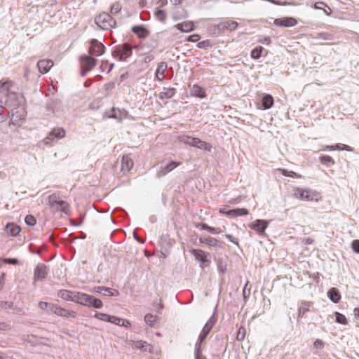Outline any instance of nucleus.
I'll return each mask as SVG.
<instances>
[{
    "instance_id": "1",
    "label": "nucleus",
    "mask_w": 359,
    "mask_h": 359,
    "mask_svg": "<svg viewBox=\"0 0 359 359\" xmlns=\"http://www.w3.org/2000/svg\"><path fill=\"white\" fill-rule=\"evenodd\" d=\"M13 85V82L11 80L0 81V93L2 95L0 102L12 108L21 105L23 98L22 95L11 90Z\"/></svg>"
},
{
    "instance_id": "2",
    "label": "nucleus",
    "mask_w": 359,
    "mask_h": 359,
    "mask_svg": "<svg viewBox=\"0 0 359 359\" xmlns=\"http://www.w3.org/2000/svg\"><path fill=\"white\" fill-rule=\"evenodd\" d=\"M177 140L180 143L194 147L208 152L212 151V147L210 144L202 141L198 137H194L187 135L177 136Z\"/></svg>"
},
{
    "instance_id": "3",
    "label": "nucleus",
    "mask_w": 359,
    "mask_h": 359,
    "mask_svg": "<svg viewBox=\"0 0 359 359\" xmlns=\"http://www.w3.org/2000/svg\"><path fill=\"white\" fill-rule=\"evenodd\" d=\"M95 24L102 30H110L114 28L116 25V20L111 14L103 12L95 18Z\"/></svg>"
},
{
    "instance_id": "4",
    "label": "nucleus",
    "mask_w": 359,
    "mask_h": 359,
    "mask_svg": "<svg viewBox=\"0 0 359 359\" xmlns=\"http://www.w3.org/2000/svg\"><path fill=\"white\" fill-rule=\"evenodd\" d=\"M77 304L97 309L103 306V303L100 299L83 292L81 293Z\"/></svg>"
},
{
    "instance_id": "5",
    "label": "nucleus",
    "mask_w": 359,
    "mask_h": 359,
    "mask_svg": "<svg viewBox=\"0 0 359 359\" xmlns=\"http://www.w3.org/2000/svg\"><path fill=\"white\" fill-rule=\"evenodd\" d=\"M27 111L23 105H19L15 107L11 108L10 111L11 123L16 126L22 125Z\"/></svg>"
},
{
    "instance_id": "6",
    "label": "nucleus",
    "mask_w": 359,
    "mask_h": 359,
    "mask_svg": "<svg viewBox=\"0 0 359 359\" xmlns=\"http://www.w3.org/2000/svg\"><path fill=\"white\" fill-rule=\"evenodd\" d=\"M133 53L132 47L127 43L118 45L114 47L111 55L113 57L117 58L121 61L126 60L130 57Z\"/></svg>"
},
{
    "instance_id": "7",
    "label": "nucleus",
    "mask_w": 359,
    "mask_h": 359,
    "mask_svg": "<svg viewBox=\"0 0 359 359\" xmlns=\"http://www.w3.org/2000/svg\"><path fill=\"white\" fill-rule=\"evenodd\" d=\"M48 204L50 207L55 211H61L67 214L69 212V205L62 200H58L56 194H53L48 197Z\"/></svg>"
},
{
    "instance_id": "8",
    "label": "nucleus",
    "mask_w": 359,
    "mask_h": 359,
    "mask_svg": "<svg viewBox=\"0 0 359 359\" xmlns=\"http://www.w3.org/2000/svg\"><path fill=\"white\" fill-rule=\"evenodd\" d=\"M238 27V23L233 20H224L216 25V30L219 35H228L235 31Z\"/></svg>"
},
{
    "instance_id": "9",
    "label": "nucleus",
    "mask_w": 359,
    "mask_h": 359,
    "mask_svg": "<svg viewBox=\"0 0 359 359\" xmlns=\"http://www.w3.org/2000/svg\"><path fill=\"white\" fill-rule=\"evenodd\" d=\"M65 130L63 128H54L43 139L44 144L52 145L55 142V140H60L65 136Z\"/></svg>"
},
{
    "instance_id": "10",
    "label": "nucleus",
    "mask_w": 359,
    "mask_h": 359,
    "mask_svg": "<svg viewBox=\"0 0 359 359\" xmlns=\"http://www.w3.org/2000/svg\"><path fill=\"white\" fill-rule=\"evenodd\" d=\"M217 321V315L216 314L215 311L212 314L211 317L209 318V320L207 321V323L203 326L201 333L199 334L198 339H201L205 341V339L210 332L211 330L214 327V325L216 324Z\"/></svg>"
},
{
    "instance_id": "11",
    "label": "nucleus",
    "mask_w": 359,
    "mask_h": 359,
    "mask_svg": "<svg viewBox=\"0 0 359 359\" xmlns=\"http://www.w3.org/2000/svg\"><path fill=\"white\" fill-rule=\"evenodd\" d=\"M104 45L97 39H93L90 41L89 54L93 56H100L105 52Z\"/></svg>"
},
{
    "instance_id": "12",
    "label": "nucleus",
    "mask_w": 359,
    "mask_h": 359,
    "mask_svg": "<svg viewBox=\"0 0 359 359\" xmlns=\"http://www.w3.org/2000/svg\"><path fill=\"white\" fill-rule=\"evenodd\" d=\"M191 253L201 263L200 266L202 269L210 265V260L208 258V255L202 250L192 249Z\"/></svg>"
},
{
    "instance_id": "13",
    "label": "nucleus",
    "mask_w": 359,
    "mask_h": 359,
    "mask_svg": "<svg viewBox=\"0 0 359 359\" xmlns=\"http://www.w3.org/2000/svg\"><path fill=\"white\" fill-rule=\"evenodd\" d=\"M81 293V292L78 291L60 290L57 292V296L65 301H71L77 304Z\"/></svg>"
},
{
    "instance_id": "14",
    "label": "nucleus",
    "mask_w": 359,
    "mask_h": 359,
    "mask_svg": "<svg viewBox=\"0 0 359 359\" xmlns=\"http://www.w3.org/2000/svg\"><path fill=\"white\" fill-rule=\"evenodd\" d=\"M181 164L182 162H177L174 161H170L169 163L165 165L162 164L156 172V177L161 178L164 177Z\"/></svg>"
},
{
    "instance_id": "15",
    "label": "nucleus",
    "mask_w": 359,
    "mask_h": 359,
    "mask_svg": "<svg viewBox=\"0 0 359 359\" xmlns=\"http://www.w3.org/2000/svg\"><path fill=\"white\" fill-rule=\"evenodd\" d=\"M79 61L81 67L89 68L90 71L96 66L97 62V59L88 55H83L80 56Z\"/></svg>"
},
{
    "instance_id": "16",
    "label": "nucleus",
    "mask_w": 359,
    "mask_h": 359,
    "mask_svg": "<svg viewBox=\"0 0 359 359\" xmlns=\"http://www.w3.org/2000/svg\"><path fill=\"white\" fill-rule=\"evenodd\" d=\"M49 271L48 267L43 264H39L34 269V278L35 280H44Z\"/></svg>"
},
{
    "instance_id": "17",
    "label": "nucleus",
    "mask_w": 359,
    "mask_h": 359,
    "mask_svg": "<svg viewBox=\"0 0 359 359\" xmlns=\"http://www.w3.org/2000/svg\"><path fill=\"white\" fill-rule=\"evenodd\" d=\"M54 314H55L57 316H60L62 318H76L78 316L77 313L74 311H69L65 308H62L59 305H56L54 312Z\"/></svg>"
},
{
    "instance_id": "18",
    "label": "nucleus",
    "mask_w": 359,
    "mask_h": 359,
    "mask_svg": "<svg viewBox=\"0 0 359 359\" xmlns=\"http://www.w3.org/2000/svg\"><path fill=\"white\" fill-rule=\"evenodd\" d=\"M273 23L278 27H291L296 25L297 21L292 17H285L275 19Z\"/></svg>"
},
{
    "instance_id": "19",
    "label": "nucleus",
    "mask_w": 359,
    "mask_h": 359,
    "mask_svg": "<svg viewBox=\"0 0 359 359\" xmlns=\"http://www.w3.org/2000/svg\"><path fill=\"white\" fill-rule=\"evenodd\" d=\"M269 224V222L264 219H256L253 222L250 227L256 231L259 234H263L264 233L265 229L267 228Z\"/></svg>"
},
{
    "instance_id": "20",
    "label": "nucleus",
    "mask_w": 359,
    "mask_h": 359,
    "mask_svg": "<svg viewBox=\"0 0 359 359\" xmlns=\"http://www.w3.org/2000/svg\"><path fill=\"white\" fill-rule=\"evenodd\" d=\"M131 31L140 39H145L149 34V31L143 25L132 27Z\"/></svg>"
},
{
    "instance_id": "21",
    "label": "nucleus",
    "mask_w": 359,
    "mask_h": 359,
    "mask_svg": "<svg viewBox=\"0 0 359 359\" xmlns=\"http://www.w3.org/2000/svg\"><path fill=\"white\" fill-rule=\"evenodd\" d=\"M190 95L198 98H205L207 97L205 89L196 84L190 88Z\"/></svg>"
},
{
    "instance_id": "22",
    "label": "nucleus",
    "mask_w": 359,
    "mask_h": 359,
    "mask_svg": "<svg viewBox=\"0 0 359 359\" xmlns=\"http://www.w3.org/2000/svg\"><path fill=\"white\" fill-rule=\"evenodd\" d=\"M168 65L165 62H161L158 64L156 72L155 77L156 80L158 81H163L165 78V72L167 69Z\"/></svg>"
},
{
    "instance_id": "23",
    "label": "nucleus",
    "mask_w": 359,
    "mask_h": 359,
    "mask_svg": "<svg viewBox=\"0 0 359 359\" xmlns=\"http://www.w3.org/2000/svg\"><path fill=\"white\" fill-rule=\"evenodd\" d=\"M53 65V62L50 60H41L37 62L38 69L41 74L47 73Z\"/></svg>"
},
{
    "instance_id": "24",
    "label": "nucleus",
    "mask_w": 359,
    "mask_h": 359,
    "mask_svg": "<svg viewBox=\"0 0 359 359\" xmlns=\"http://www.w3.org/2000/svg\"><path fill=\"white\" fill-rule=\"evenodd\" d=\"M20 231V227L14 223H8L4 227V231L11 236H18Z\"/></svg>"
},
{
    "instance_id": "25",
    "label": "nucleus",
    "mask_w": 359,
    "mask_h": 359,
    "mask_svg": "<svg viewBox=\"0 0 359 359\" xmlns=\"http://www.w3.org/2000/svg\"><path fill=\"white\" fill-rule=\"evenodd\" d=\"M177 30H180L182 32H189L194 29L195 26L194 23L191 21L183 22L181 23H178L174 26Z\"/></svg>"
},
{
    "instance_id": "26",
    "label": "nucleus",
    "mask_w": 359,
    "mask_h": 359,
    "mask_svg": "<svg viewBox=\"0 0 359 359\" xmlns=\"http://www.w3.org/2000/svg\"><path fill=\"white\" fill-rule=\"evenodd\" d=\"M205 341L198 339L196 341V343L195 344V348H194V358L195 359H206V357L203 355L202 351H203V344Z\"/></svg>"
},
{
    "instance_id": "27",
    "label": "nucleus",
    "mask_w": 359,
    "mask_h": 359,
    "mask_svg": "<svg viewBox=\"0 0 359 359\" xmlns=\"http://www.w3.org/2000/svg\"><path fill=\"white\" fill-rule=\"evenodd\" d=\"M133 167V161L128 155H123L121 160V170L129 172Z\"/></svg>"
},
{
    "instance_id": "28",
    "label": "nucleus",
    "mask_w": 359,
    "mask_h": 359,
    "mask_svg": "<svg viewBox=\"0 0 359 359\" xmlns=\"http://www.w3.org/2000/svg\"><path fill=\"white\" fill-rule=\"evenodd\" d=\"M312 304L311 302L302 301L298 308L297 318L305 317V313L310 311L309 306Z\"/></svg>"
},
{
    "instance_id": "29",
    "label": "nucleus",
    "mask_w": 359,
    "mask_h": 359,
    "mask_svg": "<svg viewBox=\"0 0 359 359\" xmlns=\"http://www.w3.org/2000/svg\"><path fill=\"white\" fill-rule=\"evenodd\" d=\"M197 228H201L202 230H206L208 232L213 234H219L222 232V230L218 227H212L208 225L206 223H198L196 224Z\"/></svg>"
},
{
    "instance_id": "30",
    "label": "nucleus",
    "mask_w": 359,
    "mask_h": 359,
    "mask_svg": "<svg viewBox=\"0 0 359 359\" xmlns=\"http://www.w3.org/2000/svg\"><path fill=\"white\" fill-rule=\"evenodd\" d=\"M327 296L334 303H338L341 299L340 292L336 287L330 288L327 292Z\"/></svg>"
},
{
    "instance_id": "31",
    "label": "nucleus",
    "mask_w": 359,
    "mask_h": 359,
    "mask_svg": "<svg viewBox=\"0 0 359 359\" xmlns=\"http://www.w3.org/2000/svg\"><path fill=\"white\" fill-rule=\"evenodd\" d=\"M176 93V89L175 88H163V90L159 94V98L170 99Z\"/></svg>"
},
{
    "instance_id": "32",
    "label": "nucleus",
    "mask_w": 359,
    "mask_h": 359,
    "mask_svg": "<svg viewBox=\"0 0 359 359\" xmlns=\"http://www.w3.org/2000/svg\"><path fill=\"white\" fill-rule=\"evenodd\" d=\"M274 101L272 95L266 94L262 99V106L264 109H269L273 105Z\"/></svg>"
},
{
    "instance_id": "33",
    "label": "nucleus",
    "mask_w": 359,
    "mask_h": 359,
    "mask_svg": "<svg viewBox=\"0 0 359 359\" xmlns=\"http://www.w3.org/2000/svg\"><path fill=\"white\" fill-rule=\"evenodd\" d=\"M199 241L201 243H205L210 247H215L219 243V241L217 238H212L211 236L201 237L199 238Z\"/></svg>"
},
{
    "instance_id": "34",
    "label": "nucleus",
    "mask_w": 359,
    "mask_h": 359,
    "mask_svg": "<svg viewBox=\"0 0 359 359\" xmlns=\"http://www.w3.org/2000/svg\"><path fill=\"white\" fill-rule=\"evenodd\" d=\"M57 107V102L54 100H49L46 104V109L48 115H55Z\"/></svg>"
},
{
    "instance_id": "35",
    "label": "nucleus",
    "mask_w": 359,
    "mask_h": 359,
    "mask_svg": "<svg viewBox=\"0 0 359 359\" xmlns=\"http://www.w3.org/2000/svg\"><path fill=\"white\" fill-rule=\"evenodd\" d=\"M325 342L319 339L314 341L313 344V353L314 355H318V351L323 350L325 347Z\"/></svg>"
},
{
    "instance_id": "36",
    "label": "nucleus",
    "mask_w": 359,
    "mask_h": 359,
    "mask_svg": "<svg viewBox=\"0 0 359 359\" xmlns=\"http://www.w3.org/2000/svg\"><path fill=\"white\" fill-rule=\"evenodd\" d=\"M57 304L50 303V302H40L39 303V308L42 310H46L48 311H50L53 313L55 308Z\"/></svg>"
},
{
    "instance_id": "37",
    "label": "nucleus",
    "mask_w": 359,
    "mask_h": 359,
    "mask_svg": "<svg viewBox=\"0 0 359 359\" xmlns=\"http://www.w3.org/2000/svg\"><path fill=\"white\" fill-rule=\"evenodd\" d=\"M264 50V48L261 46H256L253 48L250 52V56L252 59L258 60L261 57L262 52Z\"/></svg>"
},
{
    "instance_id": "38",
    "label": "nucleus",
    "mask_w": 359,
    "mask_h": 359,
    "mask_svg": "<svg viewBox=\"0 0 359 359\" xmlns=\"http://www.w3.org/2000/svg\"><path fill=\"white\" fill-rule=\"evenodd\" d=\"M100 290L101 291H102V292L107 294H103L104 296L117 297L119 295V292L116 289L103 286Z\"/></svg>"
},
{
    "instance_id": "39",
    "label": "nucleus",
    "mask_w": 359,
    "mask_h": 359,
    "mask_svg": "<svg viewBox=\"0 0 359 359\" xmlns=\"http://www.w3.org/2000/svg\"><path fill=\"white\" fill-rule=\"evenodd\" d=\"M320 161L322 164L327 167H331L334 164V159L330 156L324 155L320 157Z\"/></svg>"
},
{
    "instance_id": "40",
    "label": "nucleus",
    "mask_w": 359,
    "mask_h": 359,
    "mask_svg": "<svg viewBox=\"0 0 359 359\" xmlns=\"http://www.w3.org/2000/svg\"><path fill=\"white\" fill-rule=\"evenodd\" d=\"M280 171L283 176L290 177H292V178H302V176L300 174L297 173L292 170H288L287 169H280Z\"/></svg>"
},
{
    "instance_id": "41",
    "label": "nucleus",
    "mask_w": 359,
    "mask_h": 359,
    "mask_svg": "<svg viewBox=\"0 0 359 359\" xmlns=\"http://www.w3.org/2000/svg\"><path fill=\"white\" fill-rule=\"evenodd\" d=\"M334 316L336 317L335 321L337 323L341 324V325H347L348 324V320L344 314H342L338 311H335Z\"/></svg>"
},
{
    "instance_id": "42",
    "label": "nucleus",
    "mask_w": 359,
    "mask_h": 359,
    "mask_svg": "<svg viewBox=\"0 0 359 359\" xmlns=\"http://www.w3.org/2000/svg\"><path fill=\"white\" fill-rule=\"evenodd\" d=\"M154 15L156 17V18L162 22H164L166 20L167 15L163 10L157 9L155 11Z\"/></svg>"
},
{
    "instance_id": "43",
    "label": "nucleus",
    "mask_w": 359,
    "mask_h": 359,
    "mask_svg": "<svg viewBox=\"0 0 359 359\" xmlns=\"http://www.w3.org/2000/svg\"><path fill=\"white\" fill-rule=\"evenodd\" d=\"M299 195V198L306 201H312L313 197L311 194L310 191L303 190L297 193Z\"/></svg>"
},
{
    "instance_id": "44",
    "label": "nucleus",
    "mask_w": 359,
    "mask_h": 359,
    "mask_svg": "<svg viewBox=\"0 0 359 359\" xmlns=\"http://www.w3.org/2000/svg\"><path fill=\"white\" fill-rule=\"evenodd\" d=\"M144 321L147 325L152 327L156 322V317L151 313H147L144 316Z\"/></svg>"
},
{
    "instance_id": "45",
    "label": "nucleus",
    "mask_w": 359,
    "mask_h": 359,
    "mask_svg": "<svg viewBox=\"0 0 359 359\" xmlns=\"http://www.w3.org/2000/svg\"><path fill=\"white\" fill-rule=\"evenodd\" d=\"M135 346L142 351H147L149 345L146 341L140 340L135 342Z\"/></svg>"
},
{
    "instance_id": "46",
    "label": "nucleus",
    "mask_w": 359,
    "mask_h": 359,
    "mask_svg": "<svg viewBox=\"0 0 359 359\" xmlns=\"http://www.w3.org/2000/svg\"><path fill=\"white\" fill-rule=\"evenodd\" d=\"M121 6L119 2H115L112 4L110 9V13L112 16L113 15H116L121 10Z\"/></svg>"
},
{
    "instance_id": "47",
    "label": "nucleus",
    "mask_w": 359,
    "mask_h": 359,
    "mask_svg": "<svg viewBox=\"0 0 359 359\" xmlns=\"http://www.w3.org/2000/svg\"><path fill=\"white\" fill-rule=\"evenodd\" d=\"M25 222L27 226H33L36 224V218L32 215H27L25 218Z\"/></svg>"
},
{
    "instance_id": "48",
    "label": "nucleus",
    "mask_w": 359,
    "mask_h": 359,
    "mask_svg": "<svg viewBox=\"0 0 359 359\" xmlns=\"http://www.w3.org/2000/svg\"><path fill=\"white\" fill-rule=\"evenodd\" d=\"M10 116V111L8 110L6 114L4 113V107L0 104V123L6 121Z\"/></svg>"
},
{
    "instance_id": "49",
    "label": "nucleus",
    "mask_w": 359,
    "mask_h": 359,
    "mask_svg": "<svg viewBox=\"0 0 359 359\" xmlns=\"http://www.w3.org/2000/svg\"><path fill=\"white\" fill-rule=\"evenodd\" d=\"M235 217L238 216H245L249 214V211L248 209L242 208H235L234 209Z\"/></svg>"
},
{
    "instance_id": "50",
    "label": "nucleus",
    "mask_w": 359,
    "mask_h": 359,
    "mask_svg": "<svg viewBox=\"0 0 359 359\" xmlns=\"http://www.w3.org/2000/svg\"><path fill=\"white\" fill-rule=\"evenodd\" d=\"M196 46L200 49H207L208 47L211 46V42L210 40H204L198 42Z\"/></svg>"
},
{
    "instance_id": "51",
    "label": "nucleus",
    "mask_w": 359,
    "mask_h": 359,
    "mask_svg": "<svg viewBox=\"0 0 359 359\" xmlns=\"http://www.w3.org/2000/svg\"><path fill=\"white\" fill-rule=\"evenodd\" d=\"M121 320H122L121 318L115 316H111L109 315L108 321L109 323H111L112 324L120 325H121Z\"/></svg>"
},
{
    "instance_id": "52",
    "label": "nucleus",
    "mask_w": 359,
    "mask_h": 359,
    "mask_svg": "<svg viewBox=\"0 0 359 359\" xmlns=\"http://www.w3.org/2000/svg\"><path fill=\"white\" fill-rule=\"evenodd\" d=\"M94 317L95 318L102 320L104 322H107V321H108L109 314L96 312L94 315Z\"/></svg>"
},
{
    "instance_id": "53",
    "label": "nucleus",
    "mask_w": 359,
    "mask_h": 359,
    "mask_svg": "<svg viewBox=\"0 0 359 359\" xmlns=\"http://www.w3.org/2000/svg\"><path fill=\"white\" fill-rule=\"evenodd\" d=\"M201 36L198 34H194L192 35H190L189 36H187L184 39L185 41H189V42H197L201 39Z\"/></svg>"
},
{
    "instance_id": "54",
    "label": "nucleus",
    "mask_w": 359,
    "mask_h": 359,
    "mask_svg": "<svg viewBox=\"0 0 359 359\" xmlns=\"http://www.w3.org/2000/svg\"><path fill=\"white\" fill-rule=\"evenodd\" d=\"M0 308L14 309L15 305L13 302H8L6 301H0Z\"/></svg>"
},
{
    "instance_id": "55",
    "label": "nucleus",
    "mask_w": 359,
    "mask_h": 359,
    "mask_svg": "<svg viewBox=\"0 0 359 359\" xmlns=\"http://www.w3.org/2000/svg\"><path fill=\"white\" fill-rule=\"evenodd\" d=\"M2 262L6 264L16 265L19 263L17 258H3Z\"/></svg>"
},
{
    "instance_id": "56",
    "label": "nucleus",
    "mask_w": 359,
    "mask_h": 359,
    "mask_svg": "<svg viewBox=\"0 0 359 359\" xmlns=\"http://www.w3.org/2000/svg\"><path fill=\"white\" fill-rule=\"evenodd\" d=\"M219 212L228 217H235L234 209L226 210L224 208H221Z\"/></svg>"
},
{
    "instance_id": "57",
    "label": "nucleus",
    "mask_w": 359,
    "mask_h": 359,
    "mask_svg": "<svg viewBox=\"0 0 359 359\" xmlns=\"http://www.w3.org/2000/svg\"><path fill=\"white\" fill-rule=\"evenodd\" d=\"M245 330L244 327H241L238 330L236 339L238 341H243L245 338Z\"/></svg>"
},
{
    "instance_id": "58",
    "label": "nucleus",
    "mask_w": 359,
    "mask_h": 359,
    "mask_svg": "<svg viewBox=\"0 0 359 359\" xmlns=\"http://www.w3.org/2000/svg\"><path fill=\"white\" fill-rule=\"evenodd\" d=\"M248 282L245 285L243 290V299L246 300L250 295V288H248Z\"/></svg>"
},
{
    "instance_id": "59",
    "label": "nucleus",
    "mask_w": 359,
    "mask_h": 359,
    "mask_svg": "<svg viewBox=\"0 0 359 359\" xmlns=\"http://www.w3.org/2000/svg\"><path fill=\"white\" fill-rule=\"evenodd\" d=\"M217 269L218 271L222 273H225L226 271V266L222 262V259L217 261Z\"/></svg>"
},
{
    "instance_id": "60",
    "label": "nucleus",
    "mask_w": 359,
    "mask_h": 359,
    "mask_svg": "<svg viewBox=\"0 0 359 359\" xmlns=\"http://www.w3.org/2000/svg\"><path fill=\"white\" fill-rule=\"evenodd\" d=\"M318 38L323 40H331L332 38V34L326 32L318 33Z\"/></svg>"
},
{
    "instance_id": "61",
    "label": "nucleus",
    "mask_w": 359,
    "mask_h": 359,
    "mask_svg": "<svg viewBox=\"0 0 359 359\" xmlns=\"http://www.w3.org/2000/svg\"><path fill=\"white\" fill-rule=\"evenodd\" d=\"M351 246L353 252L359 254V240H353L352 241Z\"/></svg>"
},
{
    "instance_id": "62",
    "label": "nucleus",
    "mask_w": 359,
    "mask_h": 359,
    "mask_svg": "<svg viewBox=\"0 0 359 359\" xmlns=\"http://www.w3.org/2000/svg\"><path fill=\"white\" fill-rule=\"evenodd\" d=\"M11 329L10 325L6 323H0V331H7Z\"/></svg>"
},
{
    "instance_id": "63",
    "label": "nucleus",
    "mask_w": 359,
    "mask_h": 359,
    "mask_svg": "<svg viewBox=\"0 0 359 359\" xmlns=\"http://www.w3.org/2000/svg\"><path fill=\"white\" fill-rule=\"evenodd\" d=\"M258 41L261 43L269 45L271 43V39L269 36H264L258 40Z\"/></svg>"
},
{
    "instance_id": "64",
    "label": "nucleus",
    "mask_w": 359,
    "mask_h": 359,
    "mask_svg": "<svg viewBox=\"0 0 359 359\" xmlns=\"http://www.w3.org/2000/svg\"><path fill=\"white\" fill-rule=\"evenodd\" d=\"M226 238H227L231 242H232L233 243L238 245V241L237 238H234L232 235L231 234H226L225 235Z\"/></svg>"
}]
</instances>
